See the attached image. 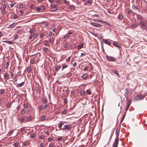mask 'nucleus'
Here are the masks:
<instances>
[{
  "mask_svg": "<svg viewBox=\"0 0 147 147\" xmlns=\"http://www.w3.org/2000/svg\"><path fill=\"white\" fill-rule=\"evenodd\" d=\"M132 8L133 9H136V10H137L139 11V9L136 6L133 5L132 6Z\"/></svg>",
  "mask_w": 147,
  "mask_h": 147,
  "instance_id": "obj_22",
  "label": "nucleus"
},
{
  "mask_svg": "<svg viewBox=\"0 0 147 147\" xmlns=\"http://www.w3.org/2000/svg\"><path fill=\"white\" fill-rule=\"evenodd\" d=\"M131 10H130V9H129L128 11H127V14L129 15L131 13Z\"/></svg>",
  "mask_w": 147,
  "mask_h": 147,
  "instance_id": "obj_41",
  "label": "nucleus"
},
{
  "mask_svg": "<svg viewBox=\"0 0 147 147\" xmlns=\"http://www.w3.org/2000/svg\"><path fill=\"white\" fill-rule=\"evenodd\" d=\"M31 137L32 138H34L35 136V134H32L31 135Z\"/></svg>",
  "mask_w": 147,
  "mask_h": 147,
  "instance_id": "obj_60",
  "label": "nucleus"
},
{
  "mask_svg": "<svg viewBox=\"0 0 147 147\" xmlns=\"http://www.w3.org/2000/svg\"><path fill=\"white\" fill-rule=\"evenodd\" d=\"M48 105L47 104L46 105H41L38 106V107L39 109L41 111L46 110L47 108H48Z\"/></svg>",
  "mask_w": 147,
  "mask_h": 147,
  "instance_id": "obj_3",
  "label": "nucleus"
},
{
  "mask_svg": "<svg viewBox=\"0 0 147 147\" xmlns=\"http://www.w3.org/2000/svg\"><path fill=\"white\" fill-rule=\"evenodd\" d=\"M49 50L48 48H47L44 47L43 48V51L44 52H46Z\"/></svg>",
  "mask_w": 147,
  "mask_h": 147,
  "instance_id": "obj_36",
  "label": "nucleus"
},
{
  "mask_svg": "<svg viewBox=\"0 0 147 147\" xmlns=\"http://www.w3.org/2000/svg\"><path fill=\"white\" fill-rule=\"evenodd\" d=\"M106 57L108 60L109 61H114L116 60L115 58L111 56H108L107 55H106Z\"/></svg>",
  "mask_w": 147,
  "mask_h": 147,
  "instance_id": "obj_5",
  "label": "nucleus"
},
{
  "mask_svg": "<svg viewBox=\"0 0 147 147\" xmlns=\"http://www.w3.org/2000/svg\"><path fill=\"white\" fill-rule=\"evenodd\" d=\"M25 112V110L24 109H23L21 111V113L22 114H24Z\"/></svg>",
  "mask_w": 147,
  "mask_h": 147,
  "instance_id": "obj_39",
  "label": "nucleus"
},
{
  "mask_svg": "<svg viewBox=\"0 0 147 147\" xmlns=\"http://www.w3.org/2000/svg\"><path fill=\"white\" fill-rule=\"evenodd\" d=\"M56 5L53 4H51V7L53 9H54V8L56 7Z\"/></svg>",
  "mask_w": 147,
  "mask_h": 147,
  "instance_id": "obj_40",
  "label": "nucleus"
},
{
  "mask_svg": "<svg viewBox=\"0 0 147 147\" xmlns=\"http://www.w3.org/2000/svg\"><path fill=\"white\" fill-rule=\"evenodd\" d=\"M11 105V103H9L7 104V106L9 108L10 107Z\"/></svg>",
  "mask_w": 147,
  "mask_h": 147,
  "instance_id": "obj_55",
  "label": "nucleus"
},
{
  "mask_svg": "<svg viewBox=\"0 0 147 147\" xmlns=\"http://www.w3.org/2000/svg\"><path fill=\"white\" fill-rule=\"evenodd\" d=\"M91 1L90 0H88L86 2V4H88L90 3Z\"/></svg>",
  "mask_w": 147,
  "mask_h": 147,
  "instance_id": "obj_50",
  "label": "nucleus"
},
{
  "mask_svg": "<svg viewBox=\"0 0 147 147\" xmlns=\"http://www.w3.org/2000/svg\"><path fill=\"white\" fill-rule=\"evenodd\" d=\"M83 45L82 43H81L80 44H79L78 46V48L79 49H81L82 48H83Z\"/></svg>",
  "mask_w": 147,
  "mask_h": 147,
  "instance_id": "obj_21",
  "label": "nucleus"
},
{
  "mask_svg": "<svg viewBox=\"0 0 147 147\" xmlns=\"http://www.w3.org/2000/svg\"><path fill=\"white\" fill-rule=\"evenodd\" d=\"M27 70L28 73H30L31 71V68L30 67H27Z\"/></svg>",
  "mask_w": 147,
  "mask_h": 147,
  "instance_id": "obj_31",
  "label": "nucleus"
},
{
  "mask_svg": "<svg viewBox=\"0 0 147 147\" xmlns=\"http://www.w3.org/2000/svg\"><path fill=\"white\" fill-rule=\"evenodd\" d=\"M126 100L127 101L126 104L130 105V104L131 103V102H130V100H128V99L127 100L126 99Z\"/></svg>",
  "mask_w": 147,
  "mask_h": 147,
  "instance_id": "obj_42",
  "label": "nucleus"
},
{
  "mask_svg": "<svg viewBox=\"0 0 147 147\" xmlns=\"http://www.w3.org/2000/svg\"><path fill=\"white\" fill-rule=\"evenodd\" d=\"M85 93V92L84 91H82L81 92H80V94L82 95H83Z\"/></svg>",
  "mask_w": 147,
  "mask_h": 147,
  "instance_id": "obj_59",
  "label": "nucleus"
},
{
  "mask_svg": "<svg viewBox=\"0 0 147 147\" xmlns=\"http://www.w3.org/2000/svg\"><path fill=\"white\" fill-rule=\"evenodd\" d=\"M24 118L22 117L21 118V120L20 121V123H23L24 121Z\"/></svg>",
  "mask_w": 147,
  "mask_h": 147,
  "instance_id": "obj_49",
  "label": "nucleus"
},
{
  "mask_svg": "<svg viewBox=\"0 0 147 147\" xmlns=\"http://www.w3.org/2000/svg\"><path fill=\"white\" fill-rule=\"evenodd\" d=\"M145 96L142 94L139 95H137L134 98V99L136 100H139L143 99L144 97Z\"/></svg>",
  "mask_w": 147,
  "mask_h": 147,
  "instance_id": "obj_4",
  "label": "nucleus"
},
{
  "mask_svg": "<svg viewBox=\"0 0 147 147\" xmlns=\"http://www.w3.org/2000/svg\"><path fill=\"white\" fill-rule=\"evenodd\" d=\"M9 61H7L6 63V67H8L9 66Z\"/></svg>",
  "mask_w": 147,
  "mask_h": 147,
  "instance_id": "obj_46",
  "label": "nucleus"
},
{
  "mask_svg": "<svg viewBox=\"0 0 147 147\" xmlns=\"http://www.w3.org/2000/svg\"><path fill=\"white\" fill-rule=\"evenodd\" d=\"M119 138L118 137L115 138V142L113 144V147H117L119 142Z\"/></svg>",
  "mask_w": 147,
  "mask_h": 147,
  "instance_id": "obj_6",
  "label": "nucleus"
},
{
  "mask_svg": "<svg viewBox=\"0 0 147 147\" xmlns=\"http://www.w3.org/2000/svg\"><path fill=\"white\" fill-rule=\"evenodd\" d=\"M69 45L68 44H66L65 45V47L66 48H67L69 47Z\"/></svg>",
  "mask_w": 147,
  "mask_h": 147,
  "instance_id": "obj_53",
  "label": "nucleus"
},
{
  "mask_svg": "<svg viewBox=\"0 0 147 147\" xmlns=\"http://www.w3.org/2000/svg\"><path fill=\"white\" fill-rule=\"evenodd\" d=\"M65 122L61 121L58 125V127L59 129L58 130H61L67 132L71 131L72 128L71 125H64Z\"/></svg>",
  "mask_w": 147,
  "mask_h": 147,
  "instance_id": "obj_1",
  "label": "nucleus"
},
{
  "mask_svg": "<svg viewBox=\"0 0 147 147\" xmlns=\"http://www.w3.org/2000/svg\"><path fill=\"white\" fill-rule=\"evenodd\" d=\"M35 30L33 29H31L30 30V32L31 34H33V33H34L35 32Z\"/></svg>",
  "mask_w": 147,
  "mask_h": 147,
  "instance_id": "obj_32",
  "label": "nucleus"
},
{
  "mask_svg": "<svg viewBox=\"0 0 147 147\" xmlns=\"http://www.w3.org/2000/svg\"><path fill=\"white\" fill-rule=\"evenodd\" d=\"M129 90L127 88H126L125 89V94H124V96L127 100V99L128 97L129 96Z\"/></svg>",
  "mask_w": 147,
  "mask_h": 147,
  "instance_id": "obj_7",
  "label": "nucleus"
},
{
  "mask_svg": "<svg viewBox=\"0 0 147 147\" xmlns=\"http://www.w3.org/2000/svg\"><path fill=\"white\" fill-rule=\"evenodd\" d=\"M25 82V80L24 81H23L19 83V87L22 86L24 84Z\"/></svg>",
  "mask_w": 147,
  "mask_h": 147,
  "instance_id": "obj_28",
  "label": "nucleus"
},
{
  "mask_svg": "<svg viewBox=\"0 0 147 147\" xmlns=\"http://www.w3.org/2000/svg\"><path fill=\"white\" fill-rule=\"evenodd\" d=\"M44 34L43 33H41L40 34V37L41 38H42L43 37V36H44V35H43Z\"/></svg>",
  "mask_w": 147,
  "mask_h": 147,
  "instance_id": "obj_64",
  "label": "nucleus"
},
{
  "mask_svg": "<svg viewBox=\"0 0 147 147\" xmlns=\"http://www.w3.org/2000/svg\"><path fill=\"white\" fill-rule=\"evenodd\" d=\"M4 78L6 80L9 79V74H5Z\"/></svg>",
  "mask_w": 147,
  "mask_h": 147,
  "instance_id": "obj_17",
  "label": "nucleus"
},
{
  "mask_svg": "<svg viewBox=\"0 0 147 147\" xmlns=\"http://www.w3.org/2000/svg\"><path fill=\"white\" fill-rule=\"evenodd\" d=\"M33 37H34V38H36L38 36H37V35L36 34H34L33 36Z\"/></svg>",
  "mask_w": 147,
  "mask_h": 147,
  "instance_id": "obj_57",
  "label": "nucleus"
},
{
  "mask_svg": "<svg viewBox=\"0 0 147 147\" xmlns=\"http://www.w3.org/2000/svg\"><path fill=\"white\" fill-rule=\"evenodd\" d=\"M44 44L45 46H48L49 44V42L47 40H45L44 41Z\"/></svg>",
  "mask_w": 147,
  "mask_h": 147,
  "instance_id": "obj_27",
  "label": "nucleus"
},
{
  "mask_svg": "<svg viewBox=\"0 0 147 147\" xmlns=\"http://www.w3.org/2000/svg\"><path fill=\"white\" fill-rule=\"evenodd\" d=\"M88 74H85L83 75L82 77L83 79L86 80V78L88 77Z\"/></svg>",
  "mask_w": 147,
  "mask_h": 147,
  "instance_id": "obj_15",
  "label": "nucleus"
},
{
  "mask_svg": "<svg viewBox=\"0 0 147 147\" xmlns=\"http://www.w3.org/2000/svg\"><path fill=\"white\" fill-rule=\"evenodd\" d=\"M54 146V144L51 143L49 145V147H53Z\"/></svg>",
  "mask_w": 147,
  "mask_h": 147,
  "instance_id": "obj_48",
  "label": "nucleus"
},
{
  "mask_svg": "<svg viewBox=\"0 0 147 147\" xmlns=\"http://www.w3.org/2000/svg\"><path fill=\"white\" fill-rule=\"evenodd\" d=\"M70 36L69 35L68 33L66 34V35L64 36V38L67 39Z\"/></svg>",
  "mask_w": 147,
  "mask_h": 147,
  "instance_id": "obj_30",
  "label": "nucleus"
},
{
  "mask_svg": "<svg viewBox=\"0 0 147 147\" xmlns=\"http://www.w3.org/2000/svg\"><path fill=\"white\" fill-rule=\"evenodd\" d=\"M137 19L138 20H140V21H142L143 18L142 16L140 14H136Z\"/></svg>",
  "mask_w": 147,
  "mask_h": 147,
  "instance_id": "obj_8",
  "label": "nucleus"
},
{
  "mask_svg": "<svg viewBox=\"0 0 147 147\" xmlns=\"http://www.w3.org/2000/svg\"><path fill=\"white\" fill-rule=\"evenodd\" d=\"M118 18L119 20H121L123 18V16L121 14H119L118 16Z\"/></svg>",
  "mask_w": 147,
  "mask_h": 147,
  "instance_id": "obj_19",
  "label": "nucleus"
},
{
  "mask_svg": "<svg viewBox=\"0 0 147 147\" xmlns=\"http://www.w3.org/2000/svg\"><path fill=\"white\" fill-rule=\"evenodd\" d=\"M99 21H100V22H102L105 23L107 25H109V23H108L107 22H105V21H103L102 20H99Z\"/></svg>",
  "mask_w": 147,
  "mask_h": 147,
  "instance_id": "obj_44",
  "label": "nucleus"
},
{
  "mask_svg": "<svg viewBox=\"0 0 147 147\" xmlns=\"http://www.w3.org/2000/svg\"><path fill=\"white\" fill-rule=\"evenodd\" d=\"M46 116L45 115H43L41 117L40 120L41 121H44V120H45V119H46Z\"/></svg>",
  "mask_w": 147,
  "mask_h": 147,
  "instance_id": "obj_24",
  "label": "nucleus"
},
{
  "mask_svg": "<svg viewBox=\"0 0 147 147\" xmlns=\"http://www.w3.org/2000/svg\"><path fill=\"white\" fill-rule=\"evenodd\" d=\"M24 107L25 108H27L28 107V105L26 103L24 104Z\"/></svg>",
  "mask_w": 147,
  "mask_h": 147,
  "instance_id": "obj_56",
  "label": "nucleus"
},
{
  "mask_svg": "<svg viewBox=\"0 0 147 147\" xmlns=\"http://www.w3.org/2000/svg\"><path fill=\"white\" fill-rule=\"evenodd\" d=\"M23 146H27V145H28V142H24L23 143Z\"/></svg>",
  "mask_w": 147,
  "mask_h": 147,
  "instance_id": "obj_38",
  "label": "nucleus"
},
{
  "mask_svg": "<svg viewBox=\"0 0 147 147\" xmlns=\"http://www.w3.org/2000/svg\"><path fill=\"white\" fill-rule=\"evenodd\" d=\"M49 41L51 43H52L53 42H54V40L53 38H49Z\"/></svg>",
  "mask_w": 147,
  "mask_h": 147,
  "instance_id": "obj_34",
  "label": "nucleus"
},
{
  "mask_svg": "<svg viewBox=\"0 0 147 147\" xmlns=\"http://www.w3.org/2000/svg\"><path fill=\"white\" fill-rule=\"evenodd\" d=\"M5 93V90L4 89H2L0 90V93L1 94H4Z\"/></svg>",
  "mask_w": 147,
  "mask_h": 147,
  "instance_id": "obj_35",
  "label": "nucleus"
},
{
  "mask_svg": "<svg viewBox=\"0 0 147 147\" xmlns=\"http://www.w3.org/2000/svg\"><path fill=\"white\" fill-rule=\"evenodd\" d=\"M138 23H135L133 24L132 25L131 27L132 28H135L138 26Z\"/></svg>",
  "mask_w": 147,
  "mask_h": 147,
  "instance_id": "obj_20",
  "label": "nucleus"
},
{
  "mask_svg": "<svg viewBox=\"0 0 147 147\" xmlns=\"http://www.w3.org/2000/svg\"><path fill=\"white\" fill-rule=\"evenodd\" d=\"M72 74L71 73H69L67 74V76L69 77H70L72 76Z\"/></svg>",
  "mask_w": 147,
  "mask_h": 147,
  "instance_id": "obj_62",
  "label": "nucleus"
},
{
  "mask_svg": "<svg viewBox=\"0 0 147 147\" xmlns=\"http://www.w3.org/2000/svg\"><path fill=\"white\" fill-rule=\"evenodd\" d=\"M6 6L5 4H3V9H4L6 8Z\"/></svg>",
  "mask_w": 147,
  "mask_h": 147,
  "instance_id": "obj_61",
  "label": "nucleus"
},
{
  "mask_svg": "<svg viewBox=\"0 0 147 147\" xmlns=\"http://www.w3.org/2000/svg\"><path fill=\"white\" fill-rule=\"evenodd\" d=\"M47 102V100L46 99L44 98L42 100V102L43 103H45Z\"/></svg>",
  "mask_w": 147,
  "mask_h": 147,
  "instance_id": "obj_43",
  "label": "nucleus"
},
{
  "mask_svg": "<svg viewBox=\"0 0 147 147\" xmlns=\"http://www.w3.org/2000/svg\"><path fill=\"white\" fill-rule=\"evenodd\" d=\"M91 24L94 26L97 27H101V25L100 24L95 22L92 23Z\"/></svg>",
  "mask_w": 147,
  "mask_h": 147,
  "instance_id": "obj_9",
  "label": "nucleus"
},
{
  "mask_svg": "<svg viewBox=\"0 0 147 147\" xmlns=\"http://www.w3.org/2000/svg\"><path fill=\"white\" fill-rule=\"evenodd\" d=\"M66 113H67V112H66V110H64L62 112V113L63 114H66Z\"/></svg>",
  "mask_w": 147,
  "mask_h": 147,
  "instance_id": "obj_47",
  "label": "nucleus"
},
{
  "mask_svg": "<svg viewBox=\"0 0 147 147\" xmlns=\"http://www.w3.org/2000/svg\"><path fill=\"white\" fill-rule=\"evenodd\" d=\"M70 58H71V57H68L66 59V61H67V62H68L69 61H70Z\"/></svg>",
  "mask_w": 147,
  "mask_h": 147,
  "instance_id": "obj_58",
  "label": "nucleus"
},
{
  "mask_svg": "<svg viewBox=\"0 0 147 147\" xmlns=\"http://www.w3.org/2000/svg\"><path fill=\"white\" fill-rule=\"evenodd\" d=\"M18 80V77L17 76H16L15 78L14 79V81L15 82H14V84H16L15 83V82H16V83H17L16 82H17Z\"/></svg>",
  "mask_w": 147,
  "mask_h": 147,
  "instance_id": "obj_37",
  "label": "nucleus"
},
{
  "mask_svg": "<svg viewBox=\"0 0 147 147\" xmlns=\"http://www.w3.org/2000/svg\"><path fill=\"white\" fill-rule=\"evenodd\" d=\"M11 17L12 18L14 19H16L18 17L17 14H14L13 15H12Z\"/></svg>",
  "mask_w": 147,
  "mask_h": 147,
  "instance_id": "obj_25",
  "label": "nucleus"
},
{
  "mask_svg": "<svg viewBox=\"0 0 147 147\" xmlns=\"http://www.w3.org/2000/svg\"><path fill=\"white\" fill-rule=\"evenodd\" d=\"M113 45L117 47L118 48L121 47L119 44L117 42H115L113 43Z\"/></svg>",
  "mask_w": 147,
  "mask_h": 147,
  "instance_id": "obj_12",
  "label": "nucleus"
},
{
  "mask_svg": "<svg viewBox=\"0 0 147 147\" xmlns=\"http://www.w3.org/2000/svg\"><path fill=\"white\" fill-rule=\"evenodd\" d=\"M35 59L34 58H32L30 60V63L32 64H34V63Z\"/></svg>",
  "mask_w": 147,
  "mask_h": 147,
  "instance_id": "obj_26",
  "label": "nucleus"
},
{
  "mask_svg": "<svg viewBox=\"0 0 147 147\" xmlns=\"http://www.w3.org/2000/svg\"><path fill=\"white\" fill-rule=\"evenodd\" d=\"M14 146L15 147H18V143H16L14 144Z\"/></svg>",
  "mask_w": 147,
  "mask_h": 147,
  "instance_id": "obj_54",
  "label": "nucleus"
},
{
  "mask_svg": "<svg viewBox=\"0 0 147 147\" xmlns=\"http://www.w3.org/2000/svg\"><path fill=\"white\" fill-rule=\"evenodd\" d=\"M68 66L66 65L63 64V65L62 68V70L64 69L65 68L67 67Z\"/></svg>",
  "mask_w": 147,
  "mask_h": 147,
  "instance_id": "obj_33",
  "label": "nucleus"
},
{
  "mask_svg": "<svg viewBox=\"0 0 147 147\" xmlns=\"http://www.w3.org/2000/svg\"><path fill=\"white\" fill-rule=\"evenodd\" d=\"M89 69V67L88 66H86V67H84V71H87V70H88V69Z\"/></svg>",
  "mask_w": 147,
  "mask_h": 147,
  "instance_id": "obj_45",
  "label": "nucleus"
},
{
  "mask_svg": "<svg viewBox=\"0 0 147 147\" xmlns=\"http://www.w3.org/2000/svg\"><path fill=\"white\" fill-rule=\"evenodd\" d=\"M3 42L9 44H12L13 43V42L11 41L5 40Z\"/></svg>",
  "mask_w": 147,
  "mask_h": 147,
  "instance_id": "obj_16",
  "label": "nucleus"
},
{
  "mask_svg": "<svg viewBox=\"0 0 147 147\" xmlns=\"http://www.w3.org/2000/svg\"><path fill=\"white\" fill-rule=\"evenodd\" d=\"M139 25L140 26L142 30H144L146 28L147 26L144 20L140 21L139 23Z\"/></svg>",
  "mask_w": 147,
  "mask_h": 147,
  "instance_id": "obj_2",
  "label": "nucleus"
},
{
  "mask_svg": "<svg viewBox=\"0 0 147 147\" xmlns=\"http://www.w3.org/2000/svg\"><path fill=\"white\" fill-rule=\"evenodd\" d=\"M111 73L114 74H115L117 75V76H118L119 77H120V75L118 73V72L117 71L115 70H111Z\"/></svg>",
  "mask_w": 147,
  "mask_h": 147,
  "instance_id": "obj_11",
  "label": "nucleus"
},
{
  "mask_svg": "<svg viewBox=\"0 0 147 147\" xmlns=\"http://www.w3.org/2000/svg\"><path fill=\"white\" fill-rule=\"evenodd\" d=\"M119 129H117L115 133L116 135V138L117 137L119 138Z\"/></svg>",
  "mask_w": 147,
  "mask_h": 147,
  "instance_id": "obj_18",
  "label": "nucleus"
},
{
  "mask_svg": "<svg viewBox=\"0 0 147 147\" xmlns=\"http://www.w3.org/2000/svg\"><path fill=\"white\" fill-rule=\"evenodd\" d=\"M86 93L89 95H91L92 94L90 90V89L87 90L86 91Z\"/></svg>",
  "mask_w": 147,
  "mask_h": 147,
  "instance_id": "obj_23",
  "label": "nucleus"
},
{
  "mask_svg": "<svg viewBox=\"0 0 147 147\" xmlns=\"http://www.w3.org/2000/svg\"><path fill=\"white\" fill-rule=\"evenodd\" d=\"M136 2L137 4L138 5L140 6L141 7H142V2L141 0H136Z\"/></svg>",
  "mask_w": 147,
  "mask_h": 147,
  "instance_id": "obj_10",
  "label": "nucleus"
},
{
  "mask_svg": "<svg viewBox=\"0 0 147 147\" xmlns=\"http://www.w3.org/2000/svg\"><path fill=\"white\" fill-rule=\"evenodd\" d=\"M102 42L103 43L108 45H110L111 44V42L107 40L106 39L103 40Z\"/></svg>",
  "mask_w": 147,
  "mask_h": 147,
  "instance_id": "obj_13",
  "label": "nucleus"
},
{
  "mask_svg": "<svg viewBox=\"0 0 147 147\" xmlns=\"http://www.w3.org/2000/svg\"><path fill=\"white\" fill-rule=\"evenodd\" d=\"M36 9L38 11H39L41 10V9L39 7H37Z\"/></svg>",
  "mask_w": 147,
  "mask_h": 147,
  "instance_id": "obj_52",
  "label": "nucleus"
},
{
  "mask_svg": "<svg viewBox=\"0 0 147 147\" xmlns=\"http://www.w3.org/2000/svg\"><path fill=\"white\" fill-rule=\"evenodd\" d=\"M16 24H15V22H14L13 23L9 25L7 27V28H13L15 26Z\"/></svg>",
  "mask_w": 147,
  "mask_h": 147,
  "instance_id": "obj_14",
  "label": "nucleus"
},
{
  "mask_svg": "<svg viewBox=\"0 0 147 147\" xmlns=\"http://www.w3.org/2000/svg\"><path fill=\"white\" fill-rule=\"evenodd\" d=\"M126 112H125L123 115V116L122 117V118L121 119V122H122V121H123L125 117V115H126Z\"/></svg>",
  "mask_w": 147,
  "mask_h": 147,
  "instance_id": "obj_29",
  "label": "nucleus"
},
{
  "mask_svg": "<svg viewBox=\"0 0 147 147\" xmlns=\"http://www.w3.org/2000/svg\"><path fill=\"white\" fill-rule=\"evenodd\" d=\"M31 119V117L30 116L28 117L27 118V122H28L29 121H30Z\"/></svg>",
  "mask_w": 147,
  "mask_h": 147,
  "instance_id": "obj_51",
  "label": "nucleus"
},
{
  "mask_svg": "<svg viewBox=\"0 0 147 147\" xmlns=\"http://www.w3.org/2000/svg\"><path fill=\"white\" fill-rule=\"evenodd\" d=\"M64 102L65 104H66L67 103V100L66 99H64Z\"/></svg>",
  "mask_w": 147,
  "mask_h": 147,
  "instance_id": "obj_63",
  "label": "nucleus"
}]
</instances>
